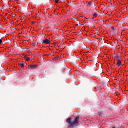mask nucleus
I'll list each match as a JSON object with an SVG mask.
<instances>
[{
  "label": "nucleus",
  "instance_id": "nucleus-19",
  "mask_svg": "<svg viewBox=\"0 0 128 128\" xmlns=\"http://www.w3.org/2000/svg\"><path fill=\"white\" fill-rule=\"evenodd\" d=\"M112 29L113 30H116V29L114 28V27H112Z\"/></svg>",
  "mask_w": 128,
  "mask_h": 128
},
{
  "label": "nucleus",
  "instance_id": "nucleus-11",
  "mask_svg": "<svg viewBox=\"0 0 128 128\" xmlns=\"http://www.w3.org/2000/svg\"><path fill=\"white\" fill-rule=\"evenodd\" d=\"M58 60H60V57H58L54 58V60L55 61Z\"/></svg>",
  "mask_w": 128,
  "mask_h": 128
},
{
  "label": "nucleus",
  "instance_id": "nucleus-27",
  "mask_svg": "<svg viewBox=\"0 0 128 128\" xmlns=\"http://www.w3.org/2000/svg\"><path fill=\"white\" fill-rule=\"evenodd\" d=\"M102 22H104V21L102 20Z\"/></svg>",
  "mask_w": 128,
  "mask_h": 128
},
{
  "label": "nucleus",
  "instance_id": "nucleus-13",
  "mask_svg": "<svg viewBox=\"0 0 128 128\" xmlns=\"http://www.w3.org/2000/svg\"><path fill=\"white\" fill-rule=\"evenodd\" d=\"M92 2H90L88 3V6H92Z\"/></svg>",
  "mask_w": 128,
  "mask_h": 128
},
{
  "label": "nucleus",
  "instance_id": "nucleus-6",
  "mask_svg": "<svg viewBox=\"0 0 128 128\" xmlns=\"http://www.w3.org/2000/svg\"><path fill=\"white\" fill-rule=\"evenodd\" d=\"M116 64V68H118L122 64V61L120 60H118Z\"/></svg>",
  "mask_w": 128,
  "mask_h": 128
},
{
  "label": "nucleus",
  "instance_id": "nucleus-28",
  "mask_svg": "<svg viewBox=\"0 0 128 128\" xmlns=\"http://www.w3.org/2000/svg\"><path fill=\"white\" fill-rule=\"evenodd\" d=\"M25 65H26V66H27V65H28V64L26 63V64H25Z\"/></svg>",
  "mask_w": 128,
  "mask_h": 128
},
{
  "label": "nucleus",
  "instance_id": "nucleus-25",
  "mask_svg": "<svg viewBox=\"0 0 128 128\" xmlns=\"http://www.w3.org/2000/svg\"><path fill=\"white\" fill-rule=\"evenodd\" d=\"M96 12H98V14H100V12H99L98 11V10H96Z\"/></svg>",
  "mask_w": 128,
  "mask_h": 128
},
{
  "label": "nucleus",
  "instance_id": "nucleus-16",
  "mask_svg": "<svg viewBox=\"0 0 128 128\" xmlns=\"http://www.w3.org/2000/svg\"><path fill=\"white\" fill-rule=\"evenodd\" d=\"M124 11L125 12H128V8H125L124 9Z\"/></svg>",
  "mask_w": 128,
  "mask_h": 128
},
{
  "label": "nucleus",
  "instance_id": "nucleus-12",
  "mask_svg": "<svg viewBox=\"0 0 128 128\" xmlns=\"http://www.w3.org/2000/svg\"><path fill=\"white\" fill-rule=\"evenodd\" d=\"M16 48L18 50H22V48H20V46H18Z\"/></svg>",
  "mask_w": 128,
  "mask_h": 128
},
{
  "label": "nucleus",
  "instance_id": "nucleus-18",
  "mask_svg": "<svg viewBox=\"0 0 128 128\" xmlns=\"http://www.w3.org/2000/svg\"><path fill=\"white\" fill-rule=\"evenodd\" d=\"M26 12H28V8H26Z\"/></svg>",
  "mask_w": 128,
  "mask_h": 128
},
{
  "label": "nucleus",
  "instance_id": "nucleus-33",
  "mask_svg": "<svg viewBox=\"0 0 128 128\" xmlns=\"http://www.w3.org/2000/svg\"><path fill=\"white\" fill-rule=\"evenodd\" d=\"M10 28V27H9V28Z\"/></svg>",
  "mask_w": 128,
  "mask_h": 128
},
{
  "label": "nucleus",
  "instance_id": "nucleus-29",
  "mask_svg": "<svg viewBox=\"0 0 128 128\" xmlns=\"http://www.w3.org/2000/svg\"><path fill=\"white\" fill-rule=\"evenodd\" d=\"M14 43L16 44V42H14Z\"/></svg>",
  "mask_w": 128,
  "mask_h": 128
},
{
  "label": "nucleus",
  "instance_id": "nucleus-3",
  "mask_svg": "<svg viewBox=\"0 0 128 128\" xmlns=\"http://www.w3.org/2000/svg\"><path fill=\"white\" fill-rule=\"evenodd\" d=\"M42 44H50L51 42L48 39H45L43 40Z\"/></svg>",
  "mask_w": 128,
  "mask_h": 128
},
{
  "label": "nucleus",
  "instance_id": "nucleus-21",
  "mask_svg": "<svg viewBox=\"0 0 128 128\" xmlns=\"http://www.w3.org/2000/svg\"><path fill=\"white\" fill-rule=\"evenodd\" d=\"M80 34H82V30L80 31Z\"/></svg>",
  "mask_w": 128,
  "mask_h": 128
},
{
  "label": "nucleus",
  "instance_id": "nucleus-17",
  "mask_svg": "<svg viewBox=\"0 0 128 128\" xmlns=\"http://www.w3.org/2000/svg\"><path fill=\"white\" fill-rule=\"evenodd\" d=\"M58 2H60L59 0H56V4H58Z\"/></svg>",
  "mask_w": 128,
  "mask_h": 128
},
{
  "label": "nucleus",
  "instance_id": "nucleus-2",
  "mask_svg": "<svg viewBox=\"0 0 128 128\" xmlns=\"http://www.w3.org/2000/svg\"><path fill=\"white\" fill-rule=\"evenodd\" d=\"M30 70H36L38 68L37 65H30L28 66Z\"/></svg>",
  "mask_w": 128,
  "mask_h": 128
},
{
  "label": "nucleus",
  "instance_id": "nucleus-1",
  "mask_svg": "<svg viewBox=\"0 0 128 128\" xmlns=\"http://www.w3.org/2000/svg\"><path fill=\"white\" fill-rule=\"evenodd\" d=\"M80 116H76L74 118V120L72 122V118H69L66 120V122L69 124L68 128H74V126H78L80 124Z\"/></svg>",
  "mask_w": 128,
  "mask_h": 128
},
{
  "label": "nucleus",
  "instance_id": "nucleus-10",
  "mask_svg": "<svg viewBox=\"0 0 128 128\" xmlns=\"http://www.w3.org/2000/svg\"><path fill=\"white\" fill-rule=\"evenodd\" d=\"M93 16H94V18H98V14H96V13H94L93 14Z\"/></svg>",
  "mask_w": 128,
  "mask_h": 128
},
{
  "label": "nucleus",
  "instance_id": "nucleus-34",
  "mask_svg": "<svg viewBox=\"0 0 128 128\" xmlns=\"http://www.w3.org/2000/svg\"><path fill=\"white\" fill-rule=\"evenodd\" d=\"M94 18H92V20H94Z\"/></svg>",
  "mask_w": 128,
  "mask_h": 128
},
{
  "label": "nucleus",
  "instance_id": "nucleus-22",
  "mask_svg": "<svg viewBox=\"0 0 128 128\" xmlns=\"http://www.w3.org/2000/svg\"><path fill=\"white\" fill-rule=\"evenodd\" d=\"M0 44H2V40H0Z\"/></svg>",
  "mask_w": 128,
  "mask_h": 128
},
{
  "label": "nucleus",
  "instance_id": "nucleus-24",
  "mask_svg": "<svg viewBox=\"0 0 128 128\" xmlns=\"http://www.w3.org/2000/svg\"><path fill=\"white\" fill-rule=\"evenodd\" d=\"M15 2H18L20 0H14Z\"/></svg>",
  "mask_w": 128,
  "mask_h": 128
},
{
  "label": "nucleus",
  "instance_id": "nucleus-20",
  "mask_svg": "<svg viewBox=\"0 0 128 128\" xmlns=\"http://www.w3.org/2000/svg\"><path fill=\"white\" fill-rule=\"evenodd\" d=\"M28 57H26V56H24V58L26 60Z\"/></svg>",
  "mask_w": 128,
  "mask_h": 128
},
{
  "label": "nucleus",
  "instance_id": "nucleus-14",
  "mask_svg": "<svg viewBox=\"0 0 128 128\" xmlns=\"http://www.w3.org/2000/svg\"><path fill=\"white\" fill-rule=\"evenodd\" d=\"M98 114L100 116H102V113L101 112H98Z\"/></svg>",
  "mask_w": 128,
  "mask_h": 128
},
{
  "label": "nucleus",
  "instance_id": "nucleus-4",
  "mask_svg": "<svg viewBox=\"0 0 128 128\" xmlns=\"http://www.w3.org/2000/svg\"><path fill=\"white\" fill-rule=\"evenodd\" d=\"M72 62H74V64H76V62H78V58L77 57H74L72 59Z\"/></svg>",
  "mask_w": 128,
  "mask_h": 128
},
{
  "label": "nucleus",
  "instance_id": "nucleus-26",
  "mask_svg": "<svg viewBox=\"0 0 128 128\" xmlns=\"http://www.w3.org/2000/svg\"><path fill=\"white\" fill-rule=\"evenodd\" d=\"M61 46L62 48H63V50L64 49V47H62V46Z\"/></svg>",
  "mask_w": 128,
  "mask_h": 128
},
{
  "label": "nucleus",
  "instance_id": "nucleus-7",
  "mask_svg": "<svg viewBox=\"0 0 128 128\" xmlns=\"http://www.w3.org/2000/svg\"><path fill=\"white\" fill-rule=\"evenodd\" d=\"M24 66H26V64L22 63V62L19 63V66L22 68H24Z\"/></svg>",
  "mask_w": 128,
  "mask_h": 128
},
{
  "label": "nucleus",
  "instance_id": "nucleus-15",
  "mask_svg": "<svg viewBox=\"0 0 128 128\" xmlns=\"http://www.w3.org/2000/svg\"><path fill=\"white\" fill-rule=\"evenodd\" d=\"M18 46V44H16L14 45L15 48H17Z\"/></svg>",
  "mask_w": 128,
  "mask_h": 128
},
{
  "label": "nucleus",
  "instance_id": "nucleus-8",
  "mask_svg": "<svg viewBox=\"0 0 128 128\" xmlns=\"http://www.w3.org/2000/svg\"><path fill=\"white\" fill-rule=\"evenodd\" d=\"M120 58V56H116L114 58V60H118V58Z\"/></svg>",
  "mask_w": 128,
  "mask_h": 128
},
{
  "label": "nucleus",
  "instance_id": "nucleus-23",
  "mask_svg": "<svg viewBox=\"0 0 128 128\" xmlns=\"http://www.w3.org/2000/svg\"><path fill=\"white\" fill-rule=\"evenodd\" d=\"M35 22H32V24H34Z\"/></svg>",
  "mask_w": 128,
  "mask_h": 128
},
{
  "label": "nucleus",
  "instance_id": "nucleus-32",
  "mask_svg": "<svg viewBox=\"0 0 128 128\" xmlns=\"http://www.w3.org/2000/svg\"><path fill=\"white\" fill-rule=\"evenodd\" d=\"M112 128H116V127H113Z\"/></svg>",
  "mask_w": 128,
  "mask_h": 128
},
{
  "label": "nucleus",
  "instance_id": "nucleus-5",
  "mask_svg": "<svg viewBox=\"0 0 128 128\" xmlns=\"http://www.w3.org/2000/svg\"><path fill=\"white\" fill-rule=\"evenodd\" d=\"M102 72H96V76L100 78V76H102Z\"/></svg>",
  "mask_w": 128,
  "mask_h": 128
},
{
  "label": "nucleus",
  "instance_id": "nucleus-35",
  "mask_svg": "<svg viewBox=\"0 0 128 128\" xmlns=\"http://www.w3.org/2000/svg\"><path fill=\"white\" fill-rule=\"evenodd\" d=\"M0 44H2V43H0Z\"/></svg>",
  "mask_w": 128,
  "mask_h": 128
},
{
  "label": "nucleus",
  "instance_id": "nucleus-9",
  "mask_svg": "<svg viewBox=\"0 0 128 128\" xmlns=\"http://www.w3.org/2000/svg\"><path fill=\"white\" fill-rule=\"evenodd\" d=\"M25 60L26 62H30V58L27 57Z\"/></svg>",
  "mask_w": 128,
  "mask_h": 128
},
{
  "label": "nucleus",
  "instance_id": "nucleus-31",
  "mask_svg": "<svg viewBox=\"0 0 128 128\" xmlns=\"http://www.w3.org/2000/svg\"><path fill=\"white\" fill-rule=\"evenodd\" d=\"M85 48H86V46H85Z\"/></svg>",
  "mask_w": 128,
  "mask_h": 128
},
{
  "label": "nucleus",
  "instance_id": "nucleus-30",
  "mask_svg": "<svg viewBox=\"0 0 128 128\" xmlns=\"http://www.w3.org/2000/svg\"><path fill=\"white\" fill-rule=\"evenodd\" d=\"M29 37H30V35Z\"/></svg>",
  "mask_w": 128,
  "mask_h": 128
}]
</instances>
